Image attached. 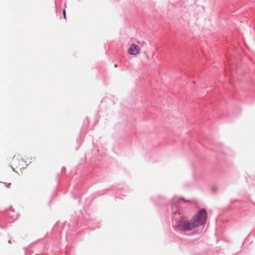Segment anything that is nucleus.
<instances>
[{
    "label": "nucleus",
    "mask_w": 255,
    "mask_h": 255,
    "mask_svg": "<svg viewBox=\"0 0 255 255\" xmlns=\"http://www.w3.org/2000/svg\"><path fill=\"white\" fill-rule=\"evenodd\" d=\"M207 219V214L204 209L197 212L193 218L191 222L181 220L177 223L176 226L180 230L184 231L193 230L195 228L205 223Z\"/></svg>",
    "instance_id": "1"
},
{
    "label": "nucleus",
    "mask_w": 255,
    "mask_h": 255,
    "mask_svg": "<svg viewBox=\"0 0 255 255\" xmlns=\"http://www.w3.org/2000/svg\"><path fill=\"white\" fill-rule=\"evenodd\" d=\"M140 47L135 44H132L128 49V53L130 55H136L140 52Z\"/></svg>",
    "instance_id": "2"
},
{
    "label": "nucleus",
    "mask_w": 255,
    "mask_h": 255,
    "mask_svg": "<svg viewBox=\"0 0 255 255\" xmlns=\"http://www.w3.org/2000/svg\"><path fill=\"white\" fill-rule=\"evenodd\" d=\"M23 163V161L20 160V159L18 158V157H15L14 156L11 164L12 165H11L12 168H13V166L15 168H18L21 169L23 166V164H22Z\"/></svg>",
    "instance_id": "3"
},
{
    "label": "nucleus",
    "mask_w": 255,
    "mask_h": 255,
    "mask_svg": "<svg viewBox=\"0 0 255 255\" xmlns=\"http://www.w3.org/2000/svg\"><path fill=\"white\" fill-rule=\"evenodd\" d=\"M63 16L64 17V18L66 19V11H65V9H64L63 10Z\"/></svg>",
    "instance_id": "4"
}]
</instances>
